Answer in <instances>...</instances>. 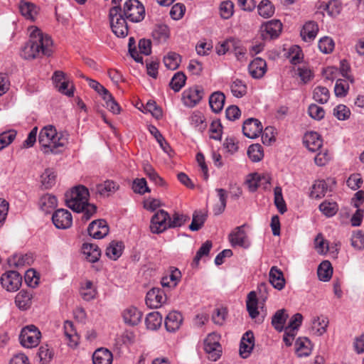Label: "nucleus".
Here are the masks:
<instances>
[{
  "label": "nucleus",
  "mask_w": 364,
  "mask_h": 364,
  "mask_svg": "<svg viewBox=\"0 0 364 364\" xmlns=\"http://www.w3.org/2000/svg\"><path fill=\"white\" fill-rule=\"evenodd\" d=\"M119 188V185L112 180H107L96 186V191L102 196H109Z\"/></svg>",
  "instance_id": "c85d7f7f"
},
{
  "label": "nucleus",
  "mask_w": 364,
  "mask_h": 364,
  "mask_svg": "<svg viewBox=\"0 0 364 364\" xmlns=\"http://www.w3.org/2000/svg\"><path fill=\"white\" fill-rule=\"evenodd\" d=\"M287 316L284 309H280L275 313L272 319V324L276 330L282 331L284 329Z\"/></svg>",
  "instance_id": "864d4df0"
},
{
  "label": "nucleus",
  "mask_w": 364,
  "mask_h": 364,
  "mask_svg": "<svg viewBox=\"0 0 364 364\" xmlns=\"http://www.w3.org/2000/svg\"><path fill=\"white\" fill-rule=\"evenodd\" d=\"M105 107L113 114H119L121 108L119 104L114 100L112 94L108 92L105 95L102 97Z\"/></svg>",
  "instance_id": "680f3d73"
},
{
  "label": "nucleus",
  "mask_w": 364,
  "mask_h": 364,
  "mask_svg": "<svg viewBox=\"0 0 364 364\" xmlns=\"http://www.w3.org/2000/svg\"><path fill=\"white\" fill-rule=\"evenodd\" d=\"M351 245L355 249L362 250L364 248V233L360 230L353 232L351 237Z\"/></svg>",
  "instance_id": "774afa93"
},
{
  "label": "nucleus",
  "mask_w": 364,
  "mask_h": 364,
  "mask_svg": "<svg viewBox=\"0 0 364 364\" xmlns=\"http://www.w3.org/2000/svg\"><path fill=\"white\" fill-rule=\"evenodd\" d=\"M21 14L27 20L34 21L39 14V8L34 4L26 1L19 3Z\"/></svg>",
  "instance_id": "5701e85b"
},
{
  "label": "nucleus",
  "mask_w": 364,
  "mask_h": 364,
  "mask_svg": "<svg viewBox=\"0 0 364 364\" xmlns=\"http://www.w3.org/2000/svg\"><path fill=\"white\" fill-rule=\"evenodd\" d=\"M318 46L322 53L328 54L333 50L335 43L331 38L328 36H324L319 40Z\"/></svg>",
  "instance_id": "e2e57ef3"
},
{
  "label": "nucleus",
  "mask_w": 364,
  "mask_h": 364,
  "mask_svg": "<svg viewBox=\"0 0 364 364\" xmlns=\"http://www.w3.org/2000/svg\"><path fill=\"white\" fill-rule=\"evenodd\" d=\"M38 142L45 154H58L62 152L67 143V138L58 133L52 125L44 127L39 133Z\"/></svg>",
  "instance_id": "f03ea898"
},
{
  "label": "nucleus",
  "mask_w": 364,
  "mask_h": 364,
  "mask_svg": "<svg viewBox=\"0 0 364 364\" xmlns=\"http://www.w3.org/2000/svg\"><path fill=\"white\" fill-rule=\"evenodd\" d=\"M329 324V320L324 315H316L312 316L310 321L309 331L316 336H321L326 331Z\"/></svg>",
  "instance_id": "ddd939ff"
},
{
  "label": "nucleus",
  "mask_w": 364,
  "mask_h": 364,
  "mask_svg": "<svg viewBox=\"0 0 364 364\" xmlns=\"http://www.w3.org/2000/svg\"><path fill=\"white\" fill-rule=\"evenodd\" d=\"M145 10L138 0H129L125 2L123 15L132 22H139L144 19Z\"/></svg>",
  "instance_id": "0eeeda50"
},
{
  "label": "nucleus",
  "mask_w": 364,
  "mask_h": 364,
  "mask_svg": "<svg viewBox=\"0 0 364 364\" xmlns=\"http://www.w3.org/2000/svg\"><path fill=\"white\" fill-rule=\"evenodd\" d=\"M225 95L221 92H215L209 97V105L213 112H220L224 107Z\"/></svg>",
  "instance_id": "e433bc0d"
},
{
  "label": "nucleus",
  "mask_w": 364,
  "mask_h": 364,
  "mask_svg": "<svg viewBox=\"0 0 364 364\" xmlns=\"http://www.w3.org/2000/svg\"><path fill=\"white\" fill-rule=\"evenodd\" d=\"M330 97V92L328 90L323 86H317L314 88L313 92V98L315 101L320 104L326 103Z\"/></svg>",
  "instance_id": "3c124183"
},
{
  "label": "nucleus",
  "mask_w": 364,
  "mask_h": 364,
  "mask_svg": "<svg viewBox=\"0 0 364 364\" xmlns=\"http://www.w3.org/2000/svg\"><path fill=\"white\" fill-rule=\"evenodd\" d=\"M216 191L219 198V203L214 207L213 210L215 215H220L224 211L226 207L227 192L223 188H218L216 189Z\"/></svg>",
  "instance_id": "13d9d810"
},
{
  "label": "nucleus",
  "mask_w": 364,
  "mask_h": 364,
  "mask_svg": "<svg viewBox=\"0 0 364 364\" xmlns=\"http://www.w3.org/2000/svg\"><path fill=\"white\" fill-rule=\"evenodd\" d=\"M32 292L23 289L16 295L15 304L20 310H27L32 304Z\"/></svg>",
  "instance_id": "a878e982"
},
{
  "label": "nucleus",
  "mask_w": 364,
  "mask_h": 364,
  "mask_svg": "<svg viewBox=\"0 0 364 364\" xmlns=\"http://www.w3.org/2000/svg\"><path fill=\"white\" fill-rule=\"evenodd\" d=\"M113 355L110 350L105 348L97 349L92 355L93 364H112Z\"/></svg>",
  "instance_id": "bb28decb"
},
{
  "label": "nucleus",
  "mask_w": 364,
  "mask_h": 364,
  "mask_svg": "<svg viewBox=\"0 0 364 364\" xmlns=\"http://www.w3.org/2000/svg\"><path fill=\"white\" fill-rule=\"evenodd\" d=\"M318 31V25L314 21H309L304 25L301 31V36L304 41L311 42L315 39Z\"/></svg>",
  "instance_id": "473e14b6"
},
{
  "label": "nucleus",
  "mask_w": 364,
  "mask_h": 364,
  "mask_svg": "<svg viewBox=\"0 0 364 364\" xmlns=\"http://www.w3.org/2000/svg\"><path fill=\"white\" fill-rule=\"evenodd\" d=\"M162 320V316L158 311L151 312L145 319L146 328L151 331L157 330L161 326Z\"/></svg>",
  "instance_id": "79ce46f5"
},
{
  "label": "nucleus",
  "mask_w": 364,
  "mask_h": 364,
  "mask_svg": "<svg viewBox=\"0 0 364 364\" xmlns=\"http://www.w3.org/2000/svg\"><path fill=\"white\" fill-rule=\"evenodd\" d=\"M295 350L299 357L308 356L312 350L311 342L307 338H299L296 341Z\"/></svg>",
  "instance_id": "f704fd0d"
},
{
  "label": "nucleus",
  "mask_w": 364,
  "mask_h": 364,
  "mask_svg": "<svg viewBox=\"0 0 364 364\" xmlns=\"http://www.w3.org/2000/svg\"><path fill=\"white\" fill-rule=\"evenodd\" d=\"M65 197L67 206L77 213L82 212L83 220H88L96 213V206L88 203L90 193L85 186L79 185L73 188Z\"/></svg>",
  "instance_id": "f257e3e1"
},
{
  "label": "nucleus",
  "mask_w": 364,
  "mask_h": 364,
  "mask_svg": "<svg viewBox=\"0 0 364 364\" xmlns=\"http://www.w3.org/2000/svg\"><path fill=\"white\" fill-rule=\"evenodd\" d=\"M229 240L232 247L240 246L247 248L250 245L243 226H239L235 228L229 235Z\"/></svg>",
  "instance_id": "6ab92c4d"
},
{
  "label": "nucleus",
  "mask_w": 364,
  "mask_h": 364,
  "mask_svg": "<svg viewBox=\"0 0 364 364\" xmlns=\"http://www.w3.org/2000/svg\"><path fill=\"white\" fill-rule=\"evenodd\" d=\"M17 132L9 129L0 134V151L9 146L16 139Z\"/></svg>",
  "instance_id": "5fc2aeb1"
},
{
  "label": "nucleus",
  "mask_w": 364,
  "mask_h": 364,
  "mask_svg": "<svg viewBox=\"0 0 364 364\" xmlns=\"http://www.w3.org/2000/svg\"><path fill=\"white\" fill-rule=\"evenodd\" d=\"M282 24L279 20H271L261 26L260 31L263 39H272L279 36Z\"/></svg>",
  "instance_id": "4468645a"
},
{
  "label": "nucleus",
  "mask_w": 364,
  "mask_h": 364,
  "mask_svg": "<svg viewBox=\"0 0 364 364\" xmlns=\"http://www.w3.org/2000/svg\"><path fill=\"white\" fill-rule=\"evenodd\" d=\"M164 63L166 68L175 70H176L181 62V55L175 52H168L164 57Z\"/></svg>",
  "instance_id": "c03bdc74"
},
{
  "label": "nucleus",
  "mask_w": 364,
  "mask_h": 364,
  "mask_svg": "<svg viewBox=\"0 0 364 364\" xmlns=\"http://www.w3.org/2000/svg\"><path fill=\"white\" fill-rule=\"evenodd\" d=\"M56 173L50 168H46L40 176V182L45 189L52 188L56 182Z\"/></svg>",
  "instance_id": "c9c22d12"
},
{
  "label": "nucleus",
  "mask_w": 364,
  "mask_h": 364,
  "mask_svg": "<svg viewBox=\"0 0 364 364\" xmlns=\"http://www.w3.org/2000/svg\"><path fill=\"white\" fill-rule=\"evenodd\" d=\"M227 316V309L225 307H219L214 310L212 315V319L214 323L222 326L225 323Z\"/></svg>",
  "instance_id": "69168bd1"
},
{
  "label": "nucleus",
  "mask_w": 364,
  "mask_h": 364,
  "mask_svg": "<svg viewBox=\"0 0 364 364\" xmlns=\"http://www.w3.org/2000/svg\"><path fill=\"white\" fill-rule=\"evenodd\" d=\"M230 90L233 96L241 98L246 95L247 87L242 80L236 79L231 82Z\"/></svg>",
  "instance_id": "de8ad7c7"
},
{
  "label": "nucleus",
  "mask_w": 364,
  "mask_h": 364,
  "mask_svg": "<svg viewBox=\"0 0 364 364\" xmlns=\"http://www.w3.org/2000/svg\"><path fill=\"white\" fill-rule=\"evenodd\" d=\"M52 220L58 229L69 228L73 224V217L70 212L65 209H58L53 215Z\"/></svg>",
  "instance_id": "2eb2a0df"
},
{
  "label": "nucleus",
  "mask_w": 364,
  "mask_h": 364,
  "mask_svg": "<svg viewBox=\"0 0 364 364\" xmlns=\"http://www.w3.org/2000/svg\"><path fill=\"white\" fill-rule=\"evenodd\" d=\"M333 115L338 120H346L350 116V111L347 106L344 105H338L333 109Z\"/></svg>",
  "instance_id": "338daca9"
},
{
  "label": "nucleus",
  "mask_w": 364,
  "mask_h": 364,
  "mask_svg": "<svg viewBox=\"0 0 364 364\" xmlns=\"http://www.w3.org/2000/svg\"><path fill=\"white\" fill-rule=\"evenodd\" d=\"M190 123L200 132H203L207 127L205 116L198 111L192 113L190 117Z\"/></svg>",
  "instance_id": "49530a36"
},
{
  "label": "nucleus",
  "mask_w": 364,
  "mask_h": 364,
  "mask_svg": "<svg viewBox=\"0 0 364 364\" xmlns=\"http://www.w3.org/2000/svg\"><path fill=\"white\" fill-rule=\"evenodd\" d=\"M58 205L56 197L52 194L46 193L41 196L38 201L40 209L46 213H50Z\"/></svg>",
  "instance_id": "cd10ccee"
},
{
  "label": "nucleus",
  "mask_w": 364,
  "mask_h": 364,
  "mask_svg": "<svg viewBox=\"0 0 364 364\" xmlns=\"http://www.w3.org/2000/svg\"><path fill=\"white\" fill-rule=\"evenodd\" d=\"M274 203L278 211L284 214L287 211L286 203L282 195V189L280 186H276L274 189Z\"/></svg>",
  "instance_id": "8fccbe9b"
},
{
  "label": "nucleus",
  "mask_w": 364,
  "mask_h": 364,
  "mask_svg": "<svg viewBox=\"0 0 364 364\" xmlns=\"http://www.w3.org/2000/svg\"><path fill=\"white\" fill-rule=\"evenodd\" d=\"M204 90L202 87L195 85L186 89L182 93V102L186 107H193L203 99Z\"/></svg>",
  "instance_id": "9d476101"
},
{
  "label": "nucleus",
  "mask_w": 364,
  "mask_h": 364,
  "mask_svg": "<svg viewBox=\"0 0 364 364\" xmlns=\"http://www.w3.org/2000/svg\"><path fill=\"white\" fill-rule=\"evenodd\" d=\"M132 188L134 193L140 195L151 192L150 188L147 186L146 181L144 178L134 179Z\"/></svg>",
  "instance_id": "bf43d9fd"
},
{
  "label": "nucleus",
  "mask_w": 364,
  "mask_h": 364,
  "mask_svg": "<svg viewBox=\"0 0 364 364\" xmlns=\"http://www.w3.org/2000/svg\"><path fill=\"white\" fill-rule=\"evenodd\" d=\"M21 56L26 60L33 59L41 56L39 50L36 46L31 38H29L28 42L22 48L21 51Z\"/></svg>",
  "instance_id": "58836bf2"
},
{
  "label": "nucleus",
  "mask_w": 364,
  "mask_h": 364,
  "mask_svg": "<svg viewBox=\"0 0 364 364\" xmlns=\"http://www.w3.org/2000/svg\"><path fill=\"white\" fill-rule=\"evenodd\" d=\"M317 274L321 281H328L333 274V268L330 262L327 260L322 262L318 267Z\"/></svg>",
  "instance_id": "a18cd8bd"
},
{
  "label": "nucleus",
  "mask_w": 364,
  "mask_h": 364,
  "mask_svg": "<svg viewBox=\"0 0 364 364\" xmlns=\"http://www.w3.org/2000/svg\"><path fill=\"white\" fill-rule=\"evenodd\" d=\"M82 253L90 262H97L101 255V251L95 244L85 243L82 247Z\"/></svg>",
  "instance_id": "c756f323"
},
{
  "label": "nucleus",
  "mask_w": 364,
  "mask_h": 364,
  "mask_svg": "<svg viewBox=\"0 0 364 364\" xmlns=\"http://www.w3.org/2000/svg\"><path fill=\"white\" fill-rule=\"evenodd\" d=\"M203 349L209 360H217L221 355L222 347L220 336L216 333H209L203 341Z\"/></svg>",
  "instance_id": "423d86ee"
},
{
  "label": "nucleus",
  "mask_w": 364,
  "mask_h": 364,
  "mask_svg": "<svg viewBox=\"0 0 364 364\" xmlns=\"http://www.w3.org/2000/svg\"><path fill=\"white\" fill-rule=\"evenodd\" d=\"M152 37L159 43H165L170 37L168 27L165 24L156 25L152 31Z\"/></svg>",
  "instance_id": "4c0bfd02"
},
{
  "label": "nucleus",
  "mask_w": 364,
  "mask_h": 364,
  "mask_svg": "<svg viewBox=\"0 0 364 364\" xmlns=\"http://www.w3.org/2000/svg\"><path fill=\"white\" fill-rule=\"evenodd\" d=\"M167 301V297L164 290L159 288L150 289L146 296V304L151 309L161 307Z\"/></svg>",
  "instance_id": "f8f14e48"
},
{
  "label": "nucleus",
  "mask_w": 364,
  "mask_h": 364,
  "mask_svg": "<svg viewBox=\"0 0 364 364\" xmlns=\"http://www.w3.org/2000/svg\"><path fill=\"white\" fill-rule=\"evenodd\" d=\"M181 278V273L178 269H171L161 279V285L164 287L174 288Z\"/></svg>",
  "instance_id": "7c9ffc66"
},
{
  "label": "nucleus",
  "mask_w": 364,
  "mask_h": 364,
  "mask_svg": "<svg viewBox=\"0 0 364 364\" xmlns=\"http://www.w3.org/2000/svg\"><path fill=\"white\" fill-rule=\"evenodd\" d=\"M267 70L266 61L261 58H255L248 65L249 73L255 79L262 78Z\"/></svg>",
  "instance_id": "aec40b11"
},
{
  "label": "nucleus",
  "mask_w": 364,
  "mask_h": 364,
  "mask_svg": "<svg viewBox=\"0 0 364 364\" xmlns=\"http://www.w3.org/2000/svg\"><path fill=\"white\" fill-rule=\"evenodd\" d=\"M247 155L254 162L261 161L264 156L262 146L258 144L250 145L247 150Z\"/></svg>",
  "instance_id": "6e6d98bb"
},
{
  "label": "nucleus",
  "mask_w": 364,
  "mask_h": 364,
  "mask_svg": "<svg viewBox=\"0 0 364 364\" xmlns=\"http://www.w3.org/2000/svg\"><path fill=\"white\" fill-rule=\"evenodd\" d=\"M269 282L272 285L279 290L284 288L285 284V280L283 276L282 272L277 267L274 266L269 271Z\"/></svg>",
  "instance_id": "72a5a7b5"
},
{
  "label": "nucleus",
  "mask_w": 364,
  "mask_h": 364,
  "mask_svg": "<svg viewBox=\"0 0 364 364\" xmlns=\"http://www.w3.org/2000/svg\"><path fill=\"white\" fill-rule=\"evenodd\" d=\"M1 284L8 291H17L22 283V277L16 271H9L1 276Z\"/></svg>",
  "instance_id": "9b49d317"
},
{
  "label": "nucleus",
  "mask_w": 364,
  "mask_h": 364,
  "mask_svg": "<svg viewBox=\"0 0 364 364\" xmlns=\"http://www.w3.org/2000/svg\"><path fill=\"white\" fill-rule=\"evenodd\" d=\"M88 234L95 239H102L109 233V227L105 220L92 221L87 228Z\"/></svg>",
  "instance_id": "dca6fc26"
},
{
  "label": "nucleus",
  "mask_w": 364,
  "mask_h": 364,
  "mask_svg": "<svg viewBox=\"0 0 364 364\" xmlns=\"http://www.w3.org/2000/svg\"><path fill=\"white\" fill-rule=\"evenodd\" d=\"M124 245L122 242L112 241L106 250V255L112 260H117L122 254Z\"/></svg>",
  "instance_id": "a19ab883"
},
{
  "label": "nucleus",
  "mask_w": 364,
  "mask_h": 364,
  "mask_svg": "<svg viewBox=\"0 0 364 364\" xmlns=\"http://www.w3.org/2000/svg\"><path fill=\"white\" fill-rule=\"evenodd\" d=\"M257 11L260 16L268 18L274 15L275 8L269 0H262L257 6Z\"/></svg>",
  "instance_id": "37998d69"
},
{
  "label": "nucleus",
  "mask_w": 364,
  "mask_h": 364,
  "mask_svg": "<svg viewBox=\"0 0 364 364\" xmlns=\"http://www.w3.org/2000/svg\"><path fill=\"white\" fill-rule=\"evenodd\" d=\"M183 319L182 314L180 312L177 311L169 312L164 321L166 331L171 333L178 331L182 325Z\"/></svg>",
  "instance_id": "412c9836"
},
{
  "label": "nucleus",
  "mask_w": 364,
  "mask_h": 364,
  "mask_svg": "<svg viewBox=\"0 0 364 364\" xmlns=\"http://www.w3.org/2000/svg\"><path fill=\"white\" fill-rule=\"evenodd\" d=\"M234 3L230 0H225L220 3L219 6L220 16L223 19L230 18L234 14Z\"/></svg>",
  "instance_id": "603ef678"
},
{
  "label": "nucleus",
  "mask_w": 364,
  "mask_h": 364,
  "mask_svg": "<svg viewBox=\"0 0 364 364\" xmlns=\"http://www.w3.org/2000/svg\"><path fill=\"white\" fill-rule=\"evenodd\" d=\"M349 90L348 82L343 79H338L336 82L334 92L336 97H346Z\"/></svg>",
  "instance_id": "0e129e2a"
},
{
  "label": "nucleus",
  "mask_w": 364,
  "mask_h": 364,
  "mask_svg": "<svg viewBox=\"0 0 364 364\" xmlns=\"http://www.w3.org/2000/svg\"><path fill=\"white\" fill-rule=\"evenodd\" d=\"M246 183L251 192L256 191L258 188L267 190L270 186L271 176L269 173H253L248 175Z\"/></svg>",
  "instance_id": "6e6552de"
},
{
  "label": "nucleus",
  "mask_w": 364,
  "mask_h": 364,
  "mask_svg": "<svg viewBox=\"0 0 364 364\" xmlns=\"http://www.w3.org/2000/svg\"><path fill=\"white\" fill-rule=\"evenodd\" d=\"M124 322L129 326L139 324L142 318V313L134 306L126 307L122 312Z\"/></svg>",
  "instance_id": "a211bd4d"
},
{
  "label": "nucleus",
  "mask_w": 364,
  "mask_h": 364,
  "mask_svg": "<svg viewBox=\"0 0 364 364\" xmlns=\"http://www.w3.org/2000/svg\"><path fill=\"white\" fill-rule=\"evenodd\" d=\"M319 210L327 217H332L337 213L338 206L336 202L325 200L319 205Z\"/></svg>",
  "instance_id": "4d7b16f0"
},
{
  "label": "nucleus",
  "mask_w": 364,
  "mask_h": 364,
  "mask_svg": "<svg viewBox=\"0 0 364 364\" xmlns=\"http://www.w3.org/2000/svg\"><path fill=\"white\" fill-rule=\"evenodd\" d=\"M80 294L85 301L94 299L97 294V288L90 280H86L81 284Z\"/></svg>",
  "instance_id": "2f4dec72"
},
{
  "label": "nucleus",
  "mask_w": 364,
  "mask_h": 364,
  "mask_svg": "<svg viewBox=\"0 0 364 364\" xmlns=\"http://www.w3.org/2000/svg\"><path fill=\"white\" fill-rule=\"evenodd\" d=\"M64 334L68 341V345L71 348H75L79 343L80 337L71 321H66L64 323Z\"/></svg>",
  "instance_id": "393cba45"
},
{
  "label": "nucleus",
  "mask_w": 364,
  "mask_h": 364,
  "mask_svg": "<svg viewBox=\"0 0 364 364\" xmlns=\"http://www.w3.org/2000/svg\"><path fill=\"white\" fill-rule=\"evenodd\" d=\"M327 190L328 186L325 181H316L312 186L311 196L314 198H321L326 195Z\"/></svg>",
  "instance_id": "09e8293b"
},
{
  "label": "nucleus",
  "mask_w": 364,
  "mask_h": 364,
  "mask_svg": "<svg viewBox=\"0 0 364 364\" xmlns=\"http://www.w3.org/2000/svg\"><path fill=\"white\" fill-rule=\"evenodd\" d=\"M304 144L310 151L314 152L321 148L323 140L317 132H310L304 135Z\"/></svg>",
  "instance_id": "b1692460"
},
{
  "label": "nucleus",
  "mask_w": 364,
  "mask_h": 364,
  "mask_svg": "<svg viewBox=\"0 0 364 364\" xmlns=\"http://www.w3.org/2000/svg\"><path fill=\"white\" fill-rule=\"evenodd\" d=\"M28 33L32 42L36 44L41 55L49 56L51 55L53 52V41L48 34L43 33L35 26L28 28Z\"/></svg>",
  "instance_id": "7ed1b4c3"
},
{
  "label": "nucleus",
  "mask_w": 364,
  "mask_h": 364,
  "mask_svg": "<svg viewBox=\"0 0 364 364\" xmlns=\"http://www.w3.org/2000/svg\"><path fill=\"white\" fill-rule=\"evenodd\" d=\"M262 131L261 122L256 119L250 118L247 119L242 126L243 134L250 139L258 137Z\"/></svg>",
  "instance_id": "f3484780"
},
{
  "label": "nucleus",
  "mask_w": 364,
  "mask_h": 364,
  "mask_svg": "<svg viewBox=\"0 0 364 364\" xmlns=\"http://www.w3.org/2000/svg\"><path fill=\"white\" fill-rule=\"evenodd\" d=\"M257 304L258 301L255 291H250L247 297L246 306L249 315L252 318H255L259 315Z\"/></svg>",
  "instance_id": "ea45409f"
},
{
  "label": "nucleus",
  "mask_w": 364,
  "mask_h": 364,
  "mask_svg": "<svg viewBox=\"0 0 364 364\" xmlns=\"http://www.w3.org/2000/svg\"><path fill=\"white\" fill-rule=\"evenodd\" d=\"M186 80V75L182 72H178L173 76L170 86L175 92H178L185 85Z\"/></svg>",
  "instance_id": "052dcab7"
},
{
  "label": "nucleus",
  "mask_w": 364,
  "mask_h": 364,
  "mask_svg": "<svg viewBox=\"0 0 364 364\" xmlns=\"http://www.w3.org/2000/svg\"><path fill=\"white\" fill-rule=\"evenodd\" d=\"M109 21L112 32L120 38H124L128 35V26L122 13V9L118 6H114L109 10Z\"/></svg>",
  "instance_id": "20e7f679"
},
{
  "label": "nucleus",
  "mask_w": 364,
  "mask_h": 364,
  "mask_svg": "<svg viewBox=\"0 0 364 364\" xmlns=\"http://www.w3.org/2000/svg\"><path fill=\"white\" fill-rule=\"evenodd\" d=\"M41 333L34 325H28L23 327L19 335L20 343L27 348L36 347L41 341Z\"/></svg>",
  "instance_id": "39448f33"
},
{
  "label": "nucleus",
  "mask_w": 364,
  "mask_h": 364,
  "mask_svg": "<svg viewBox=\"0 0 364 364\" xmlns=\"http://www.w3.org/2000/svg\"><path fill=\"white\" fill-rule=\"evenodd\" d=\"M169 214L159 210L154 213L151 219L150 230L152 233L159 234L170 228L168 224Z\"/></svg>",
  "instance_id": "1a4fd4ad"
},
{
  "label": "nucleus",
  "mask_w": 364,
  "mask_h": 364,
  "mask_svg": "<svg viewBox=\"0 0 364 364\" xmlns=\"http://www.w3.org/2000/svg\"><path fill=\"white\" fill-rule=\"evenodd\" d=\"M255 346V338L252 332L247 331L242 337L240 344L239 353L242 358L250 356Z\"/></svg>",
  "instance_id": "4be33fe9"
}]
</instances>
